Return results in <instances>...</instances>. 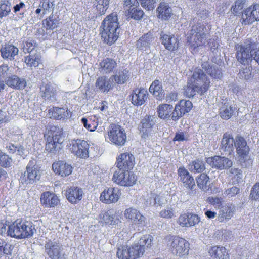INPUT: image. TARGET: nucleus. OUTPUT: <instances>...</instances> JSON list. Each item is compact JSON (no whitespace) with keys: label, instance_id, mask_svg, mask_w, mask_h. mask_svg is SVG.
<instances>
[{"label":"nucleus","instance_id":"1","mask_svg":"<svg viewBox=\"0 0 259 259\" xmlns=\"http://www.w3.org/2000/svg\"><path fill=\"white\" fill-rule=\"evenodd\" d=\"M194 84L188 83L183 89L184 94L190 98L196 94V92L203 94L206 92L210 86V81L206 74L200 69H196L192 75Z\"/></svg>","mask_w":259,"mask_h":259},{"label":"nucleus","instance_id":"2","mask_svg":"<svg viewBox=\"0 0 259 259\" xmlns=\"http://www.w3.org/2000/svg\"><path fill=\"white\" fill-rule=\"evenodd\" d=\"M102 27L101 34L103 41L110 45L114 43L119 33L117 15L112 13L107 16L102 22Z\"/></svg>","mask_w":259,"mask_h":259},{"label":"nucleus","instance_id":"3","mask_svg":"<svg viewBox=\"0 0 259 259\" xmlns=\"http://www.w3.org/2000/svg\"><path fill=\"white\" fill-rule=\"evenodd\" d=\"M34 230L31 222L17 219L8 226L7 234L18 239H25L32 237Z\"/></svg>","mask_w":259,"mask_h":259},{"label":"nucleus","instance_id":"4","mask_svg":"<svg viewBox=\"0 0 259 259\" xmlns=\"http://www.w3.org/2000/svg\"><path fill=\"white\" fill-rule=\"evenodd\" d=\"M135 165V157L132 154H120L117 158V169L114 172L112 178H130V171Z\"/></svg>","mask_w":259,"mask_h":259},{"label":"nucleus","instance_id":"5","mask_svg":"<svg viewBox=\"0 0 259 259\" xmlns=\"http://www.w3.org/2000/svg\"><path fill=\"white\" fill-rule=\"evenodd\" d=\"M45 149L50 153H55L61 148L64 141L63 131L58 127L52 126L46 134Z\"/></svg>","mask_w":259,"mask_h":259},{"label":"nucleus","instance_id":"6","mask_svg":"<svg viewBox=\"0 0 259 259\" xmlns=\"http://www.w3.org/2000/svg\"><path fill=\"white\" fill-rule=\"evenodd\" d=\"M204 28V25L201 23L193 25L187 37L188 42L195 52H198L205 44L206 34Z\"/></svg>","mask_w":259,"mask_h":259},{"label":"nucleus","instance_id":"7","mask_svg":"<svg viewBox=\"0 0 259 259\" xmlns=\"http://www.w3.org/2000/svg\"><path fill=\"white\" fill-rule=\"evenodd\" d=\"M105 137L107 141L117 146L124 145L126 140L124 129L121 126L115 124L110 125L107 135Z\"/></svg>","mask_w":259,"mask_h":259},{"label":"nucleus","instance_id":"8","mask_svg":"<svg viewBox=\"0 0 259 259\" xmlns=\"http://www.w3.org/2000/svg\"><path fill=\"white\" fill-rule=\"evenodd\" d=\"M124 217L129 222L138 227H144L146 225V218L140 211L134 208H126L124 212Z\"/></svg>","mask_w":259,"mask_h":259},{"label":"nucleus","instance_id":"9","mask_svg":"<svg viewBox=\"0 0 259 259\" xmlns=\"http://www.w3.org/2000/svg\"><path fill=\"white\" fill-rule=\"evenodd\" d=\"M70 145V151L76 157L80 158H87L89 157L90 146L87 141L78 139L72 141Z\"/></svg>","mask_w":259,"mask_h":259},{"label":"nucleus","instance_id":"10","mask_svg":"<svg viewBox=\"0 0 259 259\" xmlns=\"http://www.w3.org/2000/svg\"><path fill=\"white\" fill-rule=\"evenodd\" d=\"M134 244L120 245L117 248L116 256L118 259H138L141 257Z\"/></svg>","mask_w":259,"mask_h":259},{"label":"nucleus","instance_id":"11","mask_svg":"<svg viewBox=\"0 0 259 259\" xmlns=\"http://www.w3.org/2000/svg\"><path fill=\"white\" fill-rule=\"evenodd\" d=\"M119 189L114 187L107 188L101 193L100 201L107 204L115 203L119 199L121 196Z\"/></svg>","mask_w":259,"mask_h":259},{"label":"nucleus","instance_id":"12","mask_svg":"<svg viewBox=\"0 0 259 259\" xmlns=\"http://www.w3.org/2000/svg\"><path fill=\"white\" fill-rule=\"evenodd\" d=\"M236 50V58L239 63L247 65L251 62L254 54H251L250 47L237 44Z\"/></svg>","mask_w":259,"mask_h":259},{"label":"nucleus","instance_id":"13","mask_svg":"<svg viewBox=\"0 0 259 259\" xmlns=\"http://www.w3.org/2000/svg\"><path fill=\"white\" fill-rule=\"evenodd\" d=\"M45 251L50 259H66L65 254L61 253V246L51 240L45 245Z\"/></svg>","mask_w":259,"mask_h":259},{"label":"nucleus","instance_id":"14","mask_svg":"<svg viewBox=\"0 0 259 259\" xmlns=\"http://www.w3.org/2000/svg\"><path fill=\"white\" fill-rule=\"evenodd\" d=\"M177 104L175 105V110L173 111V107L169 104H161L157 108L158 116L161 119H168L170 117L172 120L176 121L178 119V113L177 111Z\"/></svg>","mask_w":259,"mask_h":259},{"label":"nucleus","instance_id":"15","mask_svg":"<svg viewBox=\"0 0 259 259\" xmlns=\"http://www.w3.org/2000/svg\"><path fill=\"white\" fill-rule=\"evenodd\" d=\"M64 192L67 200L71 204H77L82 199L83 192L81 188L71 186L66 188Z\"/></svg>","mask_w":259,"mask_h":259},{"label":"nucleus","instance_id":"16","mask_svg":"<svg viewBox=\"0 0 259 259\" xmlns=\"http://www.w3.org/2000/svg\"><path fill=\"white\" fill-rule=\"evenodd\" d=\"M242 19L245 25L259 20V5L251 6L247 8L242 13Z\"/></svg>","mask_w":259,"mask_h":259},{"label":"nucleus","instance_id":"17","mask_svg":"<svg viewBox=\"0 0 259 259\" xmlns=\"http://www.w3.org/2000/svg\"><path fill=\"white\" fill-rule=\"evenodd\" d=\"M140 256L142 257L146 249H151L153 245V237L150 234L141 236L137 243L134 244Z\"/></svg>","mask_w":259,"mask_h":259},{"label":"nucleus","instance_id":"18","mask_svg":"<svg viewBox=\"0 0 259 259\" xmlns=\"http://www.w3.org/2000/svg\"><path fill=\"white\" fill-rule=\"evenodd\" d=\"M81 123L86 129L91 132L97 130L98 132H102L105 130L104 127H98V125L102 123L101 118L99 115H94L88 118L83 117L81 119Z\"/></svg>","mask_w":259,"mask_h":259},{"label":"nucleus","instance_id":"19","mask_svg":"<svg viewBox=\"0 0 259 259\" xmlns=\"http://www.w3.org/2000/svg\"><path fill=\"white\" fill-rule=\"evenodd\" d=\"M206 162L212 167H215L220 169H227L232 165L231 160L225 157L215 156L209 157L206 159Z\"/></svg>","mask_w":259,"mask_h":259},{"label":"nucleus","instance_id":"20","mask_svg":"<svg viewBox=\"0 0 259 259\" xmlns=\"http://www.w3.org/2000/svg\"><path fill=\"white\" fill-rule=\"evenodd\" d=\"M148 95L147 90L143 88L134 89L130 95L132 104L137 106L144 104L147 100Z\"/></svg>","mask_w":259,"mask_h":259},{"label":"nucleus","instance_id":"21","mask_svg":"<svg viewBox=\"0 0 259 259\" xmlns=\"http://www.w3.org/2000/svg\"><path fill=\"white\" fill-rule=\"evenodd\" d=\"M41 204L48 208H53L58 206L60 200L56 194L49 191L43 192L40 196Z\"/></svg>","mask_w":259,"mask_h":259},{"label":"nucleus","instance_id":"22","mask_svg":"<svg viewBox=\"0 0 259 259\" xmlns=\"http://www.w3.org/2000/svg\"><path fill=\"white\" fill-rule=\"evenodd\" d=\"M235 139L233 135L227 132L224 133L221 141V149L226 154H230L235 149Z\"/></svg>","mask_w":259,"mask_h":259},{"label":"nucleus","instance_id":"23","mask_svg":"<svg viewBox=\"0 0 259 259\" xmlns=\"http://www.w3.org/2000/svg\"><path fill=\"white\" fill-rule=\"evenodd\" d=\"M50 117L58 120H64L71 117V112L67 108L53 107L49 110Z\"/></svg>","mask_w":259,"mask_h":259},{"label":"nucleus","instance_id":"24","mask_svg":"<svg viewBox=\"0 0 259 259\" xmlns=\"http://www.w3.org/2000/svg\"><path fill=\"white\" fill-rule=\"evenodd\" d=\"M42 171L36 164V161L31 160L29 161L26 166V170L23 174V177L26 178H40L42 176Z\"/></svg>","mask_w":259,"mask_h":259},{"label":"nucleus","instance_id":"25","mask_svg":"<svg viewBox=\"0 0 259 259\" xmlns=\"http://www.w3.org/2000/svg\"><path fill=\"white\" fill-rule=\"evenodd\" d=\"M155 117L152 116H146L141 121L139 125L140 133L142 137L146 138L152 131V126L154 125L155 121Z\"/></svg>","mask_w":259,"mask_h":259},{"label":"nucleus","instance_id":"26","mask_svg":"<svg viewBox=\"0 0 259 259\" xmlns=\"http://www.w3.org/2000/svg\"><path fill=\"white\" fill-rule=\"evenodd\" d=\"M1 57L8 60H13L14 57L18 55L19 49L12 44H5L3 45L0 50Z\"/></svg>","mask_w":259,"mask_h":259},{"label":"nucleus","instance_id":"27","mask_svg":"<svg viewBox=\"0 0 259 259\" xmlns=\"http://www.w3.org/2000/svg\"><path fill=\"white\" fill-rule=\"evenodd\" d=\"M157 16L162 20H167L173 15L172 10L168 3L161 2L156 9Z\"/></svg>","mask_w":259,"mask_h":259},{"label":"nucleus","instance_id":"28","mask_svg":"<svg viewBox=\"0 0 259 259\" xmlns=\"http://www.w3.org/2000/svg\"><path fill=\"white\" fill-rule=\"evenodd\" d=\"M235 148L237 154L241 158L246 157L249 151V148L247 145L246 140L241 136L236 137Z\"/></svg>","mask_w":259,"mask_h":259},{"label":"nucleus","instance_id":"29","mask_svg":"<svg viewBox=\"0 0 259 259\" xmlns=\"http://www.w3.org/2000/svg\"><path fill=\"white\" fill-rule=\"evenodd\" d=\"M200 221L199 217L192 213H186L179 217V225L183 226L190 227L195 226Z\"/></svg>","mask_w":259,"mask_h":259},{"label":"nucleus","instance_id":"30","mask_svg":"<svg viewBox=\"0 0 259 259\" xmlns=\"http://www.w3.org/2000/svg\"><path fill=\"white\" fill-rule=\"evenodd\" d=\"M235 211V207L231 203H227L225 205L221 206L219 212V221L222 222L225 220H229L233 217Z\"/></svg>","mask_w":259,"mask_h":259},{"label":"nucleus","instance_id":"31","mask_svg":"<svg viewBox=\"0 0 259 259\" xmlns=\"http://www.w3.org/2000/svg\"><path fill=\"white\" fill-rule=\"evenodd\" d=\"M52 169L54 172L58 174L62 177H66L72 172L71 165L65 163L63 161L54 162L52 164Z\"/></svg>","mask_w":259,"mask_h":259},{"label":"nucleus","instance_id":"32","mask_svg":"<svg viewBox=\"0 0 259 259\" xmlns=\"http://www.w3.org/2000/svg\"><path fill=\"white\" fill-rule=\"evenodd\" d=\"M149 90L157 100L161 101L164 97V91L162 88V83L159 80L156 79L153 81Z\"/></svg>","mask_w":259,"mask_h":259},{"label":"nucleus","instance_id":"33","mask_svg":"<svg viewBox=\"0 0 259 259\" xmlns=\"http://www.w3.org/2000/svg\"><path fill=\"white\" fill-rule=\"evenodd\" d=\"M42 97L45 100L54 102L56 100V92L55 88L51 84L43 85L40 88Z\"/></svg>","mask_w":259,"mask_h":259},{"label":"nucleus","instance_id":"34","mask_svg":"<svg viewBox=\"0 0 259 259\" xmlns=\"http://www.w3.org/2000/svg\"><path fill=\"white\" fill-rule=\"evenodd\" d=\"M96 87L102 92H107L113 87V79L111 77L108 78L105 76L98 78L95 83Z\"/></svg>","mask_w":259,"mask_h":259},{"label":"nucleus","instance_id":"35","mask_svg":"<svg viewBox=\"0 0 259 259\" xmlns=\"http://www.w3.org/2000/svg\"><path fill=\"white\" fill-rule=\"evenodd\" d=\"M6 83L8 86L17 89H23L26 85V82L24 78H20L16 75L8 77Z\"/></svg>","mask_w":259,"mask_h":259},{"label":"nucleus","instance_id":"36","mask_svg":"<svg viewBox=\"0 0 259 259\" xmlns=\"http://www.w3.org/2000/svg\"><path fill=\"white\" fill-rule=\"evenodd\" d=\"M210 255L214 259H229L226 249L224 247L214 246L209 251Z\"/></svg>","mask_w":259,"mask_h":259},{"label":"nucleus","instance_id":"37","mask_svg":"<svg viewBox=\"0 0 259 259\" xmlns=\"http://www.w3.org/2000/svg\"><path fill=\"white\" fill-rule=\"evenodd\" d=\"M153 39L154 37L151 33L144 34L137 41V48L140 50H146L150 47Z\"/></svg>","mask_w":259,"mask_h":259},{"label":"nucleus","instance_id":"38","mask_svg":"<svg viewBox=\"0 0 259 259\" xmlns=\"http://www.w3.org/2000/svg\"><path fill=\"white\" fill-rule=\"evenodd\" d=\"M100 71L103 73L110 72L116 66L115 61L110 58L104 59L100 64Z\"/></svg>","mask_w":259,"mask_h":259},{"label":"nucleus","instance_id":"39","mask_svg":"<svg viewBox=\"0 0 259 259\" xmlns=\"http://www.w3.org/2000/svg\"><path fill=\"white\" fill-rule=\"evenodd\" d=\"M130 73L129 71L127 69H124L117 72L116 74L111 77L115 83L121 84L127 81L130 78Z\"/></svg>","mask_w":259,"mask_h":259},{"label":"nucleus","instance_id":"40","mask_svg":"<svg viewBox=\"0 0 259 259\" xmlns=\"http://www.w3.org/2000/svg\"><path fill=\"white\" fill-rule=\"evenodd\" d=\"M14 245L7 242L5 240L0 238V255L9 257L12 255Z\"/></svg>","mask_w":259,"mask_h":259},{"label":"nucleus","instance_id":"41","mask_svg":"<svg viewBox=\"0 0 259 259\" xmlns=\"http://www.w3.org/2000/svg\"><path fill=\"white\" fill-rule=\"evenodd\" d=\"M99 222L102 226L104 225H113L115 223V216L110 214L108 211H103L99 215Z\"/></svg>","mask_w":259,"mask_h":259},{"label":"nucleus","instance_id":"42","mask_svg":"<svg viewBox=\"0 0 259 259\" xmlns=\"http://www.w3.org/2000/svg\"><path fill=\"white\" fill-rule=\"evenodd\" d=\"M25 62L30 67H36L41 63V56L39 54H30L25 57Z\"/></svg>","mask_w":259,"mask_h":259},{"label":"nucleus","instance_id":"43","mask_svg":"<svg viewBox=\"0 0 259 259\" xmlns=\"http://www.w3.org/2000/svg\"><path fill=\"white\" fill-rule=\"evenodd\" d=\"M236 108L234 106L224 104L220 109V116L224 119H228L233 115Z\"/></svg>","mask_w":259,"mask_h":259},{"label":"nucleus","instance_id":"44","mask_svg":"<svg viewBox=\"0 0 259 259\" xmlns=\"http://www.w3.org/2000/svg\"><path fill=\"white\" fill-rule=\"evenodd\" d=\"M188 241L182 238H179V257L184 258L188 255L190 249Z\"/></svg>","mask_w":259,"mask_h":259},{"label":"nucleus","instance_id":"45","mask_svg":"<svg viewBox=\"0 0 259 259\" xmlns=\"http://www.w3.org/2000/svg\"><path fill=\"white\" fill-rule=\"evenodd\" d=\"M110 0H95L97 12L100 15L104 14L108 9Z\"/></svg>","mask_w":259,"mask_h":259},{"label":"nucleus","instance_id":"46","mask_svg":"<svg viewBox=\"0 0 259 259\" xmlns=\"http://www.w3.org/2000/svg\"><path fill=\"white\" fill-rule=\"evenodd\" d=\"M144 15V12L139 8L134 7L128 10L127 16L135 20H140Z\"/></svg>","mask_w":259,"mask_h":259},{"label":"nucleus","instance_id":"47","mask_svg":"<svg viewBox=\"0 0 259 259\" xmlns=\"http://www.w3.org/2000/svg\"><path fill=\"white\" fill-rule=\"evenodd\" d=\"M192 107V104L189 100H182L179 102V111L180 115H184L188 112Z\"/></svg>","mask_w":259,"mask_h":259},{"label":"nucleus","instance_id":"48","mask_svg":"<svg viewBox=\"0 0 259 259\" xmlns=\"http://www.w3.org/2000/svg\"><path fill=\"white\" fill-rule=\"evenodd\" d=\"M54 4L51 0H42L40 2L39 7L42 8L44 15L53 11Z\"/></svg>","mask_w":259,"mask_h":259},{"label":"nucleus","instance_id":"49","mask_svg":"<svg viewBox=\"0 0 259 259\" xmlns=\"http://www.w3.org/2000/svg\"><path fill=\"white\" fill-rule=\"evenodd\" d=\"M244 2L243 0H236L231 8V13L237 15L241 13L244 7Z\"/></svg>","mask_w":259,"mask_h":259},{"label":"nucleus","instance_id":"50","mask_svg":"<svg viewBox=\"0 0 259 259\" xmlns=\"http://www.w3.org/2000/svg\"><path fill=\"white\" fill-rule=\"evenodd\" d=\"M207 73L212 78L219 79L222 76V72L220 68L217 65L211 66L207 69Z\"/></svg>","mask_w":259,"mask_h":259},{"label":"nucleus","instance_id":"51","mask_svg":"<svg viewBox=\"0 0 259 259\" xmlns=\"http://www.w3.org/2000/svg\"><path fill=\"white\" fill-rule=\"evenodd\" d=\"M10 12V4L8 2H3L0 4V19L7 16Z\"/></svg>","mask_w":259,"mask_h":259},{"label":"nucleus","instance_id":"52","mask_svg":"<svg viewBox=\"0 0 259 259\" xmlns=\"http://www.w3.org/2000/svg\"><path fill=\"white\" fill-rule=\"evenodd\" d=\"M12 163V158L5 153L0 152V165L5 167H9L11 166Z\"/></svg>","mask_w":259,"mask_h":259},{"label":"nucleus","instance_id":"53","mask_svg":"<svg viewBox=\"0 0 259 259\" xmlns=\"http://www.w3.org/2000/svg\"><path fill=\"white\" fill-rule=\"evenodd\" d=\"M240 77L245 80H249L253 77L252 67L248 66L241 70L239 73Z\"/></svg>","mask_w":259,"mask_h":259},{"label":"nucleus","instance_id":"54","mask_svg":"<svg viewBox=\"0 0 259 259\" xmlns=\"http://www.w3.org/2000/svg\"><path fill=\"white\" fill-rule=\"evenodd\" d=\"M43 24L47 29H53L57 27V20L53 18V16H50L43 21Z\"/></svg>","mask_w":259,"mask_h":259},{"label":"nucleus","instance_id":"55","mask_svg":"<svg viewBox=\"0 0 259 259\" xmlns=\"http://www.w3.org/2000/svg\"><path fill=\"white\" fill-rule=\"evenodd\" d=\"M114 182L122 186H131L136 182L137 179H114Z\"/></svg>","mask_w":259,"mask_h":259},{"label":"nucleus","instance_id":"56","mask_svg":"<svg viewBox=\"0 0 259 259\" xmlns=\"http://www.w3.org/2000/svg\"><path fill=\"white\" fill-rule=\"evenodd\" d=\"M172 39V37L166 34L163 35L161 37L162 44L164 45L167 49L169 50L172 48V46L171 45Z\"/></svg>","mask_w":259,"mask_h":259},{"label":"nucleus","instance_id":"57","mask_svg":"<svg viewBox=\"0 0 259 259\" xmlns=\"http://www.w3.org/2000/svg\"><path fill=\"white\" fill-rule=\"evenodd\" d=\"M141 6L147 10H152L154 8L155 0H139Z\"/></svg>","mask_w":259,"mask_h":259},{"label":"nucleus","instance_id":"58","mask_svg":"<svg viewBox=\"0 0 259 259\" xmlns=\"http://www.w3.org/2000/svg\"><path fill=\"white\" fill-rule=\"evenodd\" d=\"M250 197L254 200H259V183H256L252 187Z\"/></svg>","mask_w":259,"mask_h":259},{"label":"nucleus","instance_id":"59","mask_svg":"<svg viewBox=\"0 0 259 259\" xmlns=\"http://www.w3.org/2000/svg\"><path fill=\"white\" fill-rule=\"evenodd\" d=\"M194 169L197 172H201L204 169V164L199 160H197L193 162Z\"/></svg>","mask_w":259,"mask_h":259},{"label":"nucleus","instance_id":"60","mask_svg":"<svg viewBox=\"0 0 259 259\" xmlns=\"http://www.w3.org/2000/svg\"><path fill=\"white\" fill-rule=\"evenodd\" d=\"M11 73V71L8 65H2L0 66V77L4 78Z\"/></svg>","mask_w":259,"mask_h":259},{"label":"nucleus","instance_id":"61","mask_svg":"<svg viewBox=\"0 0 259 259\" xmlns=\"http://www.w3.org/2000/svg\"><path fill=\"white\" fill-rule=\"evenodd\" d=\"M230 174L229 176L231 177L240 178L243 176L242 171L240 169L235 167H233L230 170Z\"/></svg>","mask_w":259,"mask_h":259},{"label":"nucleus","instance_id":"62","mask_svg":"<svg viewBox=\"0 0 259 259\" xmlns=\"http://www.w3.org/2000/svg\"><path fill=\"white\" fill-rule=\"evenodd\" d=\"M174 215V211L171 208H167L160 211V216L163 218H171Z\"/></svg>","mask_w":259,"mask_h":259},{"label":"nucleus","instance_id":"63","mask_svg":"<svg viewBox=\"0 0 259 259\" xmlns=\"http://www.w3.org/2000/svg\"><path fill=\"white\" fill-rule=\"evenodd\" d=\"M239 189L236 187H232L230 189H227L225 191V194L227 195L229 197H231L239 193Z\"/></svg>","mask_w":259,"mask_h":259},{"label":"nucleus","instance_id":"64","mask_svg":"<svg viewBox=\"0 0 259 259\" xmlns=\"http://www.w3.org/2000/svg\"><path fill=\"white\" fill-rule=\"evenodd\" d=\"M184 180L183 181V183L184 184V185L190 189H193L194 187H195V179H183Z\"/></svg>","mask_w":259,"mask_h":259}]
</instances>
